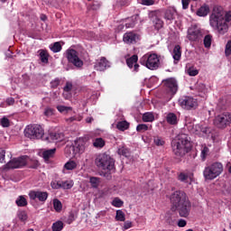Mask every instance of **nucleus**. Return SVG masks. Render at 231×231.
Listing matches in <instances>:
<instances>
[{"label": "nucleus", "instance_id": "nucleus-1", "mask_svg": "<svg viewBox=\"0 0 231 231\" xmlns=\"http://www.w3.org/2000/svg\"><path fill=\"white\" fill-rule=\"evenodd\" d=\"M171 210L178 211L181 217H188L191 210V203L182 190L173 192L170 197Z\"/></svg>", "mask_w": 231, "mask_h": 231}, {"label": "nucleus", "instance_id": "nucleus-2", "mask_svg": "<svg viewBox=\"0 0 231 231\" xmlns=\"http://www.w3.org/2000/svg\"><path fill=\"white\" fill-rule=\"evenodd\" d=\"M231 22V12H225L221 7H215L210 15V25L218 32V34L225 35L228 32V23Z\"/></svg>", "mask_w": 231, "mask_h": 231}, {"label": "nucleus", "instance_id": "nucleus-3", "mask_svg": "<svg viewBox=\"0 0 231 231\" xmlns=\"http://www.w3.org/2000/svg\"><path fill=\"white\" fill-rule=\"evenodd\" d=\"M192 143L190 137L187 134H180L171 142L172 153L176 159H181L191 152Z\"/></svg>", "mask_w": 231, "mask_h": 231}, {"label": "nucleus", "instance_id": "nucleus-4", "mask_svg": "<svg viewBox=\"0 0 231 231\" xmlns=\"http://www.w3.org/2000/svg\"><path fill=\"white\" fill-rule=\"evenodd\" d=\"M96 166L104 171H114L115 170V159L107 153H99L95 159Z\"/></svg>", "mask_w": 231, "mask_h": 231}, {"label": "nucleus", "instance_id": "nucleus-5", "mask_svg": "<svg viewBox=\"0 0 231 231\" xmlns=\"http://www.w3.org/2000/svg\"><path fill=\"white\" fill-rule=\"evenodd\" d=\"M224 167L221 162H216L207 166L203 171L206 180H215L223 172Z\"/></svg>", "mask_w": 231, "mask_h": 231}, {"label": "nucleus", "instance_id": "nucleus-6", "mask_svg": "<svg viewBox=\"0 0 231 231\" xmlns=\"http://www.w3.org/2000/svg\"><path fill=\"white\" fill-rule=\"evenodd\" d=\"M24 135L31 140H40L44 135V130L40 125H30L26 126Z\"/></svg>", "mask_w": 231, "mask_h": 231}, {"label": "nucleus", "instance_id": "nucleus-7", "mask_svg": "<svg viewBox=\"0 0 231 231\" xmlns=\"http://www.w3.org/2000/svg\"><path fill=\"white\" fill-rule=\"evenodd\" d=\"M140 63L151 70H156L160 67V59L156 54H145L140 59Z\"/></svg>", "mask_w": 231, "mask_h": 231}, {"label": "nucleus", "instance_id": "nucleus-8", "mask_svg": "<svg viewBox=\"0 0 231 231\" xmlns=\"http://www.w3.org/2000/svg\"><path fill=\"white\" fill-rule=\"evenodd\" d=\"M27 163V156L22 155L17 158H13L9 162H7L4 166V171H10L15 169H22L23 167L26 166Z\"/></svg>", "mask_w": 231, "mask_h": 231}, {"label": "nucleus", "instance_id": "nucleus-9", "mask_svg": "<svg viewBox=\"0 0 231 231\" xmlns=\"http://www.w3.org/2000/svg\"><path fill=\"white\" fill-rule=\"evenodd\" d=\"M231 125V113L224 112L217 115L214 119V125L218 129H226Z\"/></svg>", "mask_w": 231, "mask_h": 231}, {"label": "nucleus", "instance_id": "nucleus-10", "mask_svg": "<svg viewBox=\"0 0 231 231\" xmlns=\"http://www.w3.org/2000/svg\"><path fill=\"white\" fill-rule=\"evenodd\" d=\"M179 104L182 109L189 111L190 109H196L198 101L192 97L184 96L179 99Z\"/></svg>", "mask_w": 231, "mask_h": 231}, {"label": "nucleus", "instance_id": "nucleus-11", "mask_svg": "<svg viewBox=\"0 0 231 231\" xmlns=\"http://www.w3.org/2000/svg\"><path fill=\"white\" fill-rule=\"evenodd\" d=\"M66 58L69 63L77 68H81L84 65V62L79 57L78 51L73 49H69L66 51Z\"/></svg>", "mask_w": 231, "mask_h": 231}, {"label": "nucleus", "instance_id": "nucleus-12", "mask_svg": "<svg viewBox=\"0 0 231 231\" xmlns=\"http://www.w3.org/2000/svg\"><path fill=\"white\" fill-rule=\"evenodd\" d=\"M202 37V32L199 28L197 27V25H191L188 29V39L190 42H197L200 40Z\"/></svg>", "mask_w": 231, "mask_h": 231}, {"label": "nucleus", "instance_id": "nucleus-13", "mask_svg": "<svg viewBox=\"0 0 231 231\" xmlns=\"http://www.w3.org/2000/svg\"><path fill=\"white\" fill-rule=\"evenodd\" d=\"M29 197L32 200L38 199L40 202H45L49 197L47 192L42 191H30Z\"/></svg>", "mask_w": 231, "mask_h": 231}, {"label": "nucleus", "instance_id": "nucleus-14", "mask_svg": "<svg viewBox=\"0 0 231 231\" xmlns=\"http://www.w3.org/2000/svg\"><path fill=\"white\" fill-rule=\"evenodd\" d=\"M163 83L168 90V92L171 93L172 95L176 94L178 90V84L174 79H168L163 80Z\"/></svg>", "mask_w": 231, "mask_h": 231}, {"label": "nucleus", "instance_id": "nucleus-15", "mask_svg": "<svg viewBox=\"0 0 231 231\" xmlns=\"http://www.w3.org/2000/svg\"><path fill=\"white\" fill-rule=\"evenodd\" d=\"M137 40H139V36L136 32H125L123 36V42L125 44H135Z\"/></svg>", "mask_w": 231, "mask_h": 231}, {"label": "nucleus", "instance_id": "nucleus-16", "mask_svg": "<svg viewBox=\"0 0 231 231\" xmlns=\"http://www.w3.org/2000/svg\"><path fill=\"white\" fill-rule=\"evenodd\" d=\"M65 135L62 132H51L47 137V141L53 143H60L64 140Z\"/></svg>", "mask_w": 231, "mask_h": 231}, {"label": "nucleus", "instance_id": "nucleus-17", "mask_svg": "<svg viewBox=\"0 0 231 231\" xmlns=\"http://www.w3.org/2000/svg\"><path fill=\"white\" fill-rule=\"evenodd\" d=\"M139 60V58L137 55H133L131 58L126 60V65L128 66V68L133 69L134 71H138L140 65L137 64Z\"/></svg>", "mask_w": 231, "mask_h": 231}, {"label": "nucleus", "instance_id": "nucleus-18", "mask_svg": "<svg viewBox=\"0 0 231 231\" xmlns=\"http://www.w3.org/2000/svg\"><path fill=\"white\" fill-rule=\"evenodd\" d=\"M176 15H177L176 9H174L173 7H169L165 10L163 18L166 21H169L170 23H171L175 19Z\"/></svg>", "mask_w": 231, "mask_h": 231}, {"label": "nucleus", "instance_id": "nucleus-19", "mask_svg": "<svg viewBox=\"0 0 231 231\" xmlns=\"http://www.w3.org/2000/svg\"><path fill=\"white\" fill-rule=\"evenodd\" d=\"M109 67V61L105 57H102L95 65L96 70L99 71H104Z\"/></svg>", "mask_w": 231, "mask_h": 231}, {"label": "nucleus", "instance_id": "nucleus-20", "mask_svg": "<svg viewBox=\"0 0 231 231\" xmlns=\"http://www.w3.org/2000/svg\"><path fill=\"white\" fill-rule=\"evenodd\" d=\"M72 146L74 147L76 155L83 153L85 151L84 141L81 139L76 140L75 143H72Z\"/></svg>", "mask_w": 231, "mask_h": 231}, {"label": "nucleus", "instance_id": "nucleus-21", "mask_svg": "<svg viewBox=\"0 0 231 231\" xmlns=\"http://www.w3.org/2000/svg\"><path fill=\"white\" fill-rule=\"evenodd\" d=\"M92 145L96 149H102L106 146V141L102 137H97L92 140Z\"/></svg>", "mask_w": 231, "mask_h": 231}, {"label": "nucleus", "instance_id": "nucleus-22", "mask_svg": "<svg viewBox=\"0 0 231 231\" xmlns=\"http://www.w3.org/2000/svg\"><path fill=\"white\" fill-rule=\"evenodd\" d=\"M139 17V14L133 15L130 19H128V22L125 23V28H134L136 25Z\"/></svg>", "mask_w": 231, "mask_h": 231}, {"label": "nucleus", "instance_id": "nucleus-23", "mask_svg": "<svg viewBox=\"0 0 231 231\" xmlns=\"http://www.w3.org/2000/svg\"><path fill=\"white\" fill-rule=\"evenodd\" d=\"M166 122L170 125H178V117L174 113H169L166 116Z\"/></svg>", "mask_w": 231, "mask_h": 231}, {"label": "nucleus", "instance_id": "nucleus-24", "mask_svg": "<svg viewBox=\"0 0 231 231\" xmlns=\"http://www.w3.org/2000/svg\"><path fill=\"white\" fill-rule=\"evenodd\" d=\"M56 152V148L45 150L42 152L43 159L48 162L51 158H53L54 154Z\"/></svg>", "mask_w": 231, "mask_h": 231}, {"label": "nucleus", "instance_id": "nucleus-25", "mask_svg": "<svg viewBox=\"0 0 231 231\" xmlns=\"http://www.w3.org/2000/svg\"><path fill=\"white\" fill-rule=\"evenodd\" d=\"M172 57L174 60L179 61L181 58V48L180 45H176L172 51Z\"/></svg>", "mask_w": 231, "mask_h": 231}, {"label": "nucleus", "instance_id": "nucleus-26", "mask_svg": "<svg viewBox=\"0 0 231 231\" xmlns=\"http://www.w3.org/2000/svg\"><path fill=\"white\" fill-rule=\"evenodd\" d=\"M130 127V124L127 121H120L116 124V129L125 132L128 130Z\"/></svg>", "mask_w": 231, "mask_h": 231}, {"label": "nucleus", "instance_id": "nucleus-27", "mask_svg": "<svg viewBox=\"0 0 231 231\" xmlns=\"http://www.w3.org/2000/svg\"><path fill=\"white\" fill-rule=\"evenodd\" d=\"M208 13H209L208 5H203L198 10L197 15L199 17H205L208 14Z\"/></svg>", "mask_w": 231, "mask_h": 231}, {"label": "nucleus", "instance_id": "nucleus-28", "mask_svg": "<svg viewBox=\"0 0 231 231\" xmlns=\"http://www.w3.org/2000/svg\"><path fill=\"white\" fill-rule=\"evenodd\" d=\"M143 122L152 123L154 122V115L151 112H146L143 115Z\"/></svg>", "mask_w": 231, "mask_h": 231}, {"label": "nucleus", "instance_id": "nucleus-29", "mask_svg": "<svg viewBox=\"0 0 231 231\" xmlns=\"http://www.w3.org/2000/svg\"><path fill=\"white\" fill-rule=\"evenodd\" d=\"M209 154V148L206 144L201 145V154L200 157L202 162L207 160L208 155Z\"/></svg>", "mask_w": 231, "mask_h": 231}, {"label": "nucleus", "instance_id": "nucleus-30", "mask_svg": "<svg viewBox=\"0 0 231 231\" xmlns=\"http://www.w3.org/2000/svg\"><path fill=\"white\" fill-rule=\"evenodd\" d=\"M49 57H50V55L46 51H40V60L42 63L48 64Z\"/></svg>", "mask_w": 231, "mask_h": 231}, {"label": "nucleus", "instance_id": "nucleus-31", "mask_svg": "<svg viewBox=\"0 0 231 231\" xmlns=\"http://www.w3.org/2000/svg\"><path fill=\"white\" fill-rule=\"evenodd\" d=\"M189 179H190V177H189V173H184L183 171H181L178 175V180H180V182H183V183H188Z\"/></svg>", "mask_w": 231, "mask_h": 231}, {"label": "nucleus", "instance_id": "nucleus-32", "mask_svg": "<svg viewBox=\"0 0 231 231\" xmlns=\"http://www.w3.org/2000/svg\"><path fill=\"white\" fill-rule=\"evenodd\" d=\"M65 153L68 154L69 157H75L77 155L73 144L65 147Z\"/></svg>", "mask_w": 231, "mask_h": 231}, {"label": "nucleus", "instance_id": "nucleus-33", "mask_svg": "<svg viewBox=\"0 0 231 231\" xmlns=\"http://www.w3.org/2000/svg\"><path fill=\"white\" fill-rule=\"evenodd\" d=\"M100 179L99 177H90V186H92L93 189H97L100 185Z\"/></svg>", "mask_w": 231, "mask_h": 231}, {"label": "nucleus", "instance_id": "nucleus-34", "mask_svg": "<svg viewBox=\"0 0 231 231\" xmlns=\"http://www.w3.org/2000/svg\"><path fill=\"white\" fill-rule=\"evenodd\" d=\"M60 189H70L73 187V183L69 180H60Z\"/></svg>", "mask_w": 231, "mask_h": 231}, {"label": "nucleus", "instance_id": "nucleus-35", "mask_svg": "<svg viewBox=\"0 0 231 231\" xmlns=\"http://www.w3.org/2000/svg\"><path fill=\"white\" fill-rule=\"evenodd\" d=\"M64 227V224L62 221H57L55 223H53L51 228L52 231H61Z\"/></svg>", "mask_w": 231, "mask_h": 231}, {"label": "nucleus", "instance_id": "nucleus-36", "mask_svg": "<svg viewBox=\"0 0 231 231\" xmlns=\"http://www.w3.org/2000/svg\"><path fill=\"white\" fill-rule=\"evenodd\" d=\"M149 131V125H146V124H139L137 126H136V132L138 133H145Z\"/></svg>", "mask_w": 231, "mask_h": 231}, {"label": "nucleus", "instance_id": "nucleus-37", "mask_svg": "<svg viewBox=\"0 0 231 231\" xmlns=\"http://www.w3.org/2000/svg\"><path fill=\"white\" fill-rule=\"evenodd\" d=\"M153 143L156 146H163L165 144V141L159 135L153 136Z\"/></svg>", "mask_w": 231, "mask_h": 231}, {"label": "nucleus", "instance_id": "nucleus-38", "mask_svg": "<svg viewBox=\"0 0 231 231\" xmlns=\"http://www.w3.org/2000/svg\"><path fill=\"white\" fill-rule=\"evenodd\" d=\"M57 109H58V111H60V114H68L69 111H72L71 106H65L62 105L57 106Z\"/></svg>", "mask_w": 231, "mask_h": 231}, {"label": "nucleus", "instance_id": "nucleus-39", "mask_svg": "<svg viewBox=\"0 0 231 231\" xmlns=\"http://www.w3.org/2000/svg\"><path fill=\"white\" fill-rule=\"evenodd\" d=\"M195 129H196V134L197 135H201V134H208L207 127H203L201 125H196Z\"/></svg>", "mask_w": 231, "mask_h": 231}, {"label": "nucleus", "instance_id": "nucleus-40", "mask_svg": "<svg viewBox=\"0 0 231 231\" xmlns=\"http://www.w3.org/2000/svg\"><path fill=\"white\" fill-rule=\"evenodd\" d=\"M64 167L68 171H73L77 168V162L74 161H69L65 163Z\"/></svg>", "mask_w": 231, "mask_h": 231}, {"label": "nucleus", "instance_id": "nucleus-41", "mask_svg": "<svg viewBox=\"0 0 231 231\" xmlns=\"http://www.w3.org/2000/svg\"><path fill=\"white\" fill-rule=\"evenodd\" d=\"M117 153L124 157H128L130 152H129L128 148L122 146V147L118 148Z\"/></svg>", "mask_w": 231, "mask_h": 231}, {"label": "nucleus", "instance_id": "nucleus-42", "mask_svg": "<svg viewBox=\"0 0 231 231\" xmlns=\"http://www.w3.org/2000/svg\"><path fill=\"white\" fill-rule=\"evenodd\" d=\"M226 102L224 98L218 99V104H217V111H224V109H226Z\"/></svg>", "mask_w": 231, "mask_h": 231}, {"label": "nucleus", "instance_id": "nucleus-43", "mask_svg": "<svg viewBox=\"0 0 231 231\" xmlns=\"http://www.w3.org/2000/svg\"><path fill=\"white\" fill-rule=\"evenodd\" d=\"M17 217L20 221L25 222L28 218L27 213L24 210H21L17 212Z\"/></svg>", "mask_w": 231, "mask_h": 231}, {"label": "nucleus", "instance_id": "nucleus-44", "mask_svg": "<svg viewBox=\"0 0 231 231\" xmlns=\"http://www.w3.org/2000/svg\"><path fill=\"white\" fill-rule=\"evenodd\" d=\"M125 219V214L122 210H116V220L124 222Z\"/></svg>", "mask_w": 231, "mask_h": 231}, {"label": "nucleus", "instance_id": "nucleus-45", "mask_svg": "<svg viewBox=\"0 0 231 231\" xmlns=\"http://www.w3.org/2000/svg\"><path fill=\"white\" fill-rule=\"evenodd\" d=\"M15 203H16V205H17L18 207H25V206H27V200H26L25 198L23 197V196H20V197L16 199Z\"/></svg>", "mask_w": 231, "mask_h": 231}, {"label": "nucleus", "instance_id": "nucleus-46", "mask_svg": "<svg viewBox=\"0 0 231 231\" xmlns=\"http://www.w3.org/2000/svg\"><path fill=\"white\" fill-rule=\"evenodd\" d=\"M111 205L115 208H122L124 206V201L119 198H116L113 199Z\"/></svg>", "mask_w": 231, "mask_h": 231}, {"label": "nucleus", "instance_id": "nucleus-47", "mask_svg": "<svg viewBox=\"0 0 231 231\" xmlns=\"http://www.w3.org/2000/svg\"><path fill=\"white\" fill-rule=\"evenodd\" d=\"M212 44V36L211 34H207L204 38V45L206 48H210Z\"/></svg>", "mask_w": 231, "mask_h": 231}, {"label": "nucleus", "instance_id": "nucleus-48", "mask_svg": "<svg viewBox=\"0 0 231 231\" xmlns=\"http://www.w3.org/2000/svg\"><path fill=\"white\" fill-rule=\"evenodd\" d=\"M51 50L54 52H60L62 50V47L60 43V42H55V43L53 44V46L51 48Z\"/></svg>", "mask_w": 231, "mask_h": 231}, {"label": "nucleus", "instance_id": "nucleus-49", "mask_svg": "<svg viewBox=\"0 0 231 231\" xmlns=\"http://www.w3.org/2000/svg\"><path fill=\"white\" fill-rule=\"evenodd\" d=\"M53 207H54V209L57 212H60L62 209V204H61V202L59 199H54L53 200Z\"/></svg>", "mask_w": 231, "mask_h": 231}, {"label": "nucleus", "instance_id": "nucleus-50", "mask_svg": "<svg viewBox=\"0 0 231 231\" xmlns=\"http://www.w3.org/2000/svg\"><path fill=\"white\" fill-rule=\"evenodd\" d=\"M155 29L161 30L163 26V21L161 18L156 17L154 20Z\"/></svg>", "mask_w": 231, "mask_h": 231}, {"label": "nucleus", "instance_id": "nucleus-51", "mask_svg": "<svg viewBox=\"0 0 231 231\" xmlns=\"http://www.w3.org/2000/svg\"><path fill=\"white\" fill-rule=\"evenodd\" d=\"M11 124H10V120L7 117H3L1 119V126L4 128H8L10 127Z\"/></svg>", "mask_w": 231, "mask_h": 231}, {"label": "nucleus", "instance_id": "nucleus-52", "mask_svg": "<svg viewBox=\"0 0 231 231\" xmlns=\"http://www.w3.org/2000/svg\"><path fill=\"white\" fill-rule=\"evenodd\" d=\"M76 220V217L75 214L73 212H70L69 215V217L66 220V223H68L69 225H70L71 223H73Z\"/></svg>", "mask_w": 231, "mask_h": 231}, {"label": "nucleus", "instance_id": "nucleus-53", "mask_svg": "<svg viewBox=\"0 0 231 231\" xmlns=\"http://www.w3.org/2000/svg\"><path fill=\"white\" fill-rule=\"evenodd\" d=\"M188 74L191 77H195L199 74V70L191 67L188 69Z\"/></svg>", "mask_w": 231, "mask_h": 231}, {"label": "nucleus", "instance_id": "nucleus-54", "mask_svg": "<svg viewBox=\"0 0 231 231\" xmlns=\"http://www.w3.org/2000/svg\"><path fill=\"white\" fill-rule=\"evenodd\" d=\"M60 84V79L59 78L55 79L54 80H52L51 82V87L52 88H57L59 87V85Z\"/></svg>", "mask_w": 231, "mask_h": 231}, {"label": "nucleus", "instance_id": "nucleus-55", "mask_svg": "<svg viewBox=\"0 0 231 231\" xmlns=\"http://www.w3.org/2000/svg\"><path fill=\"white\" fill-rule=\"evenodd\" d=\"M231 55V40L227 42V44H226V56H230Z\"/></svg>", "mask_w": 231, "mask_h": 231}, {"label": "nucleus", "instance_id": "nucleus-56", "mask_svg": "<svg viewBox=\"0 0 231 231\" xmlns=\"http://www.w3.org/2000/svg\"><path fill=\"white\" fill-rule=\"evenodd\" d=\"M6 151L4 149H0V163H4L5 161Z\"/></svg>", "mask_w": 231, "mask_h": 231}, {"label": "nucleus", "instance_id": "nucleus-57", "mask_svg": "<svg viewBox=\"0 0 231 231\" xmlns=\"http://www.w3.org/2000/svg\"><path fill=\"white\" fill-rule=\"evenodd\" d=\"M52 189H61L60 188V180H53L51 183Z\"/></svg>", "mask_w": 231, "mask_h": 231}, {"label": "nucleus", "instance_id": "nucleus-58", "mask_svg": "<svg viewBox=\"0 0 231 231\" xmlns=\"http://www.w3.org/2000/svg\"><path fill=\"white\" fill-rule=\"evenodd\" d=\"M131 227H133V222H131V221H125V222L124 223L123 230L125 231V230H127V229H129V228H131Z\"/></svg>", "mask_w": 231, "mask_h": 231}, {"label": "nucleus", "instance_id": "nucleus-59", "mask_svg": "<svg viewBox=\"0 0 231 231\" xmlns=\"http://www.w3.org/2000/svg\"><path fill=\"white\" fill-rule=\"evenodd\" d=\"M142 5L145 6L154 5V0H142Z\"/></svg>", "mask_w": 231, "mask_h": 231}, {"label": "nucleus", "instance_id": "nucleus-60", "mask_svg": "<svg viewBox=\"0 0 231 231\" xmlns=\"http://www.w3.org/2000/svg\"><path fill=\"white\" fill-rule=\"evenodd\" d=\"M72 88H73V85L70 82H67L63 89L65 92H69L71 91Z\"/></svg>", "mask_w": 231, "mask_h": 231}, {"label": "nucleus", "instance_id": "nucleus-61", "mask_svg": "<svg viewBox=\"0 0 231 231\" xmlns=\"http://www.w3.org/2000/svg\"><path fill=\"white\" fill-rule=\"evenodd\" d=\"M45 116H51L53 115V109L46 108L44 111Z\"/></svg>", "mask_w": 231, "mask_h": 231}, {"label": "nucleus", "instance_id": "nucleus-62", "mask_svg": "<svg viewBox=\"0 0 231 231\" xmlns=\"http://www.w3.org/2000/svg\"><path fill=\"white\" fill-rule=\"evenodd\" d=\"M182 2V8L184 10H187L189 8V0H181Z\"/></svg>", "mask_w": 231, "mask_h": 231}, {"label": "nucleus", "instance_id": "nucleus-63", "mask_svg": "<svg viewBox=\"0 0 231 231\" xmlns=\"http://www.w3.org/2000/svg\"><path fill=\"white\" fill-rule=\"evenodd\" d=\"M7 106H14L15 104V99L14 97H9L6 99Z\"/></svg>", "mask_w": 231, "mask_h": 231}, {"label": "nucleus", "instance_id": "nucleus-64", "mask_svg": "<svg viewBox=\"0 0 231 231\" xmlns=\"http://www.w3.org/2000/svg\"><path fill=\"white\" fill-rule=\"evenodd\" d=\"M186 225H187V222L184 219H180L179 222H178V226L180 227H184Z\"/></svg>", "mask_w": 231, "mask_h": 231}]
</instances>
